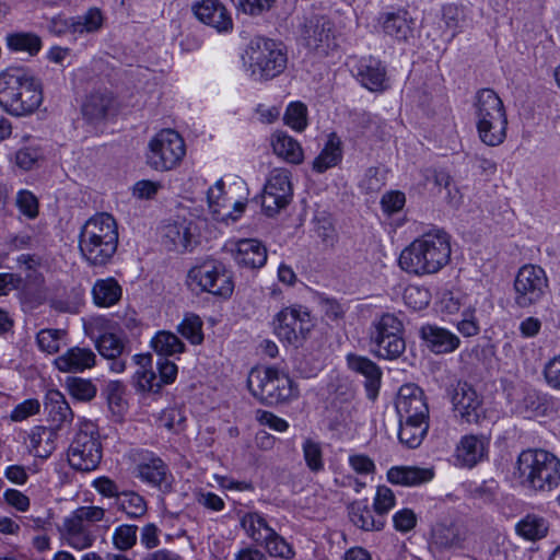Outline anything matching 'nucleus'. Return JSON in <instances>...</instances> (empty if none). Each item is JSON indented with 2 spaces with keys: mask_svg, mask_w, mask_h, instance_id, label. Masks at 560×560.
Segmentation results:
<instances>
[{
  "mask_svg": "<svg viewBox=\"0 0 560 560\" xmlns=\"http://www.w3.org/2000/svg\"><path fill=\"white\" fill-rule=\"evenodd\" d=\"M57 433L46 427H35L30 433V446L35 456L47 458L55 450Z\"/></svg>",
  "mask_w": 560,
  "mask_h": 560,
  "instance_id": "f704fd0d",
  "label": "nucleus"
},
{
  "mask_svg": "<svg viewBox=\"0 0 560 560\" xmlns=\"http://www.w3.org/2000/svg\"><path fill=\"white\" fill-rule=\"evenodd\" d=\"M271 9L270 2H238L236 10L237 15H246L257 18Z\"/></svg>",
  "mask_w": 560,
  "mask_h": 560,
  "instance_id": "338daca9",
  "label": "nucleus"
},
{
  "mask_svg": "<svg viewBox=\"0 0 560 560\" xmlns=\"http://www.w3.org/2000/svg\"><path fill=\"white\" fill-rule=\"evenodd\" d=\"M43 102L40 83L22 67H10L0 73V106L11 115L26 116Z\"/></svg>",
  "mask_w": 560,
  "mask_h": 560,
  "instance_id": "f03ea898",
  "label": "nucleus"
},
{
  "mask_svg": "<svg viewBox=\"0 0 560 560\" xmlns=\"http://www.w3.org/2000/svg\"><path fill=\"white\" fill-rule=\"evenodd\" d=\"M5 40L10 50L25 51L30 56H36L42 49V39L34 33H11L7 35Z\"/></svg>",
  "mask_w": 560,
  "mask_h": 560,
  "instance_id": "4c0bfd02",
  "label": "nucleus"
},
{
  "mask_svg": "<svg viewBox=\"0 0 560 560\" xmlns=\"http://www.w3.org/2000/svg\"><path fill=\"white\" fill-rule=\"evenodd\" d=\"M516 532L525 539L537 540L547 535L548 524L545 518L528 514L516 524Z\"/></svg>",
  "mask_w": 560,
  "mask_h": 560,
  "instance_id": "a19ab883",
  "label": "nucleus"
},
{
  "mask_svg": "<svg viewBox=\"0 0 560 560\" xmlns=\"http://www.w3.org/2000/svg\"><path fill=\"white\" fill-rule=\"evenodd\" d=\"M406 15L407 12L386 13L383 22L384 32L397 39H406L410 33Z\"/></svg>",
  "mask_w": 560,
  "mask_h": 560,
  "instance_id": "de8ad7c7",
  "label": "nucleus"
},
{
  "mask_svg": "<svg viewBox=\"0 0 560 560\" xmlns=\"http://www.w3.org/2000/svg\"><path fill=\"white\" fill-rule=\"evenodd\" d=\"M453 409L462 422L478 423L482 416L481 399L471 385L458 382L452 395Z\"/></svg>",
  "mask_w": 560,
  "mask_h": 560,
  "instance_id": "a211bd4d",
  "label": "nucleus"
},
{
  "mask_svg": "<svg viewBox=\"0 0 560 560\" xmlns=\"http://www.w3.org/2000/svg\"><path fill=\"white\" fill-rule=\"evenodd\" d=\"M421 336L428 347L438 354L455 351L460 343L459 338L447 329L427 325L421 328Z\"/></svg>",
  "mask_w": 560,
  "mask_h": 560,
  "instance_id": "bb28decb",
  "label": "nucleus"
},
{
  "mask_svg": "<svg viewBox=\"0 0 560 560\" xmlns=\"http://www.w3.org/2000/svg\"><path fill=\"white\" fill-rule=\"evenodd\" d=\"M373 346L372 353L381 359L395 360L398 359L406 349V342L402 332L393 335L389 338L371 342Z\"/></svg>",
  "mask_w": 560,
  "mask_h": 560,
  "instance_id": "e433bc0d",
  "label": "nucleus"
},
{
  "mask_svg": "<svg viewBox=\"0 0 560 560\" xmlns=\"http://www.w3.org/2000/svg\"><path fill=\"white\" fill-rule=\"evenodd\" d=\"M132 360L138 366L132 376V384L136 389L141 393H159L162 386L152 370L151 354H135Z\"/></svg>",
  "mask_w": 560,
  "mask_h": 560,
  "instance_id": "a878e982",
  "label": "nucleus"
},
{
  "mask_svg": "<svg viewBox=\"0 0 560 560\" xmlns=\"http://www.w3.org/2000/svg\"><path fill=\"white\" fill-rule=\"evenodd\" d=\"M394 527L400 533H408L417 525V515L410 509H402L393 516Z\"/></svg>",
  "mask_w": 560,
  "mask_h": 560,
  "instance_id": "052dcab7",
  "label": "nucleus"
},
{
  "mask_svg": "<svg viewBox=\"0 0 560 560\" xmlns=\"http://www.w3.org/2000/svg\"><path fill=\"white\" fill-rule=\"evenodd\" d=\"M15 203L28 219H35L38 215V200L30 190L19 191Z\"/></svg>",
  "mask_w": 560,
  "mask_h": 560,
  "instance_id": "13d9d810",
  "label": "nucleus"
},
{
  "mask_svg": "<svg viewBox=\"0 0 560 560\" xmlns=\"http://www.w3.org/2000/svg\"><path fill=\"white\" fill-rule=\"evenodd\" d=\"M191 224L186 221L170 223L164 228V237L176 250H186L191 245Z\"/></svg>",
  "mask_w": 560,
  "mask_h": 560,
  "instance_id": "58836bf2",
  "label": "nucleus"
},
{
  "mask_svg": "<svg viewBox=\"0 0 560 560\" xmlns=\"http://www.w3.org/2000/svg\"><path fill=\"white\" fill-rule=\"evenodd\" d=\"M301 38L308 50L322 56L328 55L338 46L332 22L323 15L305 19Z\"/></svg>",
  "mask_w": 560,
  "mask_h": 560,
  "instance_id": "2eb2a0df",
  "label": "nucleus"
},
{
  "mask_svg": "<svg viewBox=\"0 0 560 560\" xmlns=\"http://www.w3.org/2000/svg\"><path fill=\"white\" fill-rule=\"evenodd\" d=\"M72 34L95 33L104 23V15L98 8H91L84 14L74 18Z\"/></svg>",
  "mask_w": 560,
  "mask_h": 560,
  "instance_id": "37998d69",
  "label": "nucleus"
},
{
  "mask_svg": "<svg viewBox=\"0 0 560 560\" xmlns=\"http://www.w3.org/2000/svg\"><path fill=\"white\" fill-rule=\"evenodd\" d=\"M119 242L117 222L107 212L96 213L81 228L79 248L89 265L104 267L115 256Z\"/></svg>",
  "mask_w": 560,
  "mask_h": 560,
  "instance_id": "7ed1b4c3",
  "label": "nucleus"
},
{
  "mask_svg": "<svg viewBox=\"0 0 560 560\" xmlns=\"http://www.w3.org/2000/svg\"><path fill=\"white\" fill-rule=\"evenodd\" d=\"M347 362L352 371L365 377L368 397L374 400L378 394L382 378V371L378 365L366 357L352 353L347 355Z\"/></svg>",
  "mask_w": 560,
  "mask_h": 560,
  "instance_id": "393cba45",
  "label": "nucleus"
},
{
  "mask_svg": "<svg viewBox=\"0 0 560 560\" xmlns=\"http://www.w3.org/2000/svg\"><path fill=\"white\" fill-rule=\"evenodd\" d=\"M106 511L101 506L88 505L75 509L65 518L61 537L75 550H84L93 546L95 534L91 525L105 520Z\"/></svg>",
  "mask_w": 560,
  "mask_h": 560,
  "instance_id": "6e6552de",
  "label": "nucleus"
},
{
  "mask_svg": "<svg viewBox=\"0 0 560 560\" xmlns=\"http://www.w3.org/2000/svg\"><path fill=\"white\" fill-rule=\"evenodd\" d=\"M549 282L545 270L537 265H524L514 280V303L521 308L538 304L548 293Z\"/></svg>",
  "mask_w": 560,
  "mask_h": 560,
  "instance_id": "f8f14e48",
  "label": "nucleus"
},
{
  "mask_svg": "<svg viewBox=\"0 0 560 560\" xmlns=\"http://www.w3.org/2000/svg\"><path fill=\"white\" fill-rule=\"evenodd\" d=\"M186 417L182 409L173 407L162 411L160 416L161 423L168 430L179 432L184 428Z\"/></svg>",
  "mask_w": 560,
  "mask_h": 560,
  "instance_id": "bf43d9fd",
  "label": "nucleus"
},
{
  "mask_svg": "<svg viewBox=\"0 0 560 560\" xmlns=\"http://www.w3.org/2000/svg\"><path fill=\"white\" fill-rule=\"evenodd\" d=\"M95 346L100 354L106 359L120 358L126 348L124 339L113 332H104L101 335Z\"/></svg>",
  "mask_w": 560,
  "mask_h": 560,
  "instance_id": "49530a36",
  "label": "nucleus"
},
{
  "mask_svg": "<svg viewBox=\"0 0 560 560\" xmlns=\"http://www.w3.org/2000/svg\"><path fill=\"white\" fill-rule=\"evenodd\" d=\"M434 472L430 468L415 466L392 467L387 471V479L390 483L413 487L430 481Z\"/></svg>",
  "mask_w": 560,
  "mask_h": 560,
  "instance_id": "cd10ccee",
  "label": "nucleus"
},
{
  "mask_svg": "<svg viewBox=\"0 0 560 560\" xmlns=\"http://www.w3.org/2000/svg\"><path fill=\"white\" fill-rule=\"evenodd\" d=\"M516 468L522 485L533 491L549 492L560 483V459L548 451H523Z\"/></svg>",
  "mask_w": 560,
  "mask_h": 560,
  "instance_id": "20e7f679",
  "label": "nucleus"
},
{
  "mask_svg": "<svg viewBox=\"0 0 560 560\" xmlns=\"http://www.w3.org/2000/svg\"><path fill=\"white\" fill-rule=\"evenodd\" d=\"M233 258L242 268L258 269L267 261V248L254 238L240 240L233 249Z\"/></svg>",
  "mask_w": 560,
  "mask_h": 560,
  "instance_id": "4be33fe9",
  "label": "nucleus"
},
{
  "mask_svg": "<svg viewBox=\"0 0 560 560\" xmlns=\"http://www.w3.org/2000/svg\"><path fill=\"white\" fill-rule=\"evenodd\" d=\"M189 285L221 298H230L234 290L232 273L219 260H207L188 272Z\"/></svg>",
  "mask_w": 560,
  "mask_h": 560,
  "instance_id": "9b49d317",
  "label": "nucleus"
},
{
  "mask_svg": "<svg viewBox=\"0 0 560 560\" xmlns=\"http://www.w3.org/2000/svg\"><path fill=\"white\" fill-rule=\"evenodd\" d=\"M102 444L98 430L92 421H81L68 448V462L80 471L94 470L102 459Z\"/></svg>",
  "mask_w": 560,
  "mask_h": 560,
  "instance_id": "1a4fd4ad",
  "label": "nucleus"
},
{
  "mask_svg": "<svg viewBox=\"0 0 560 560\" xmlns=\"http://www.w3.org/2000/svg\"><path fill=\"white\" fill-rule=\"evenodd\" d=\"M406 198L401 191L386 192L381 200L382 208L387 213H395L402 209Z\"/></svg>",
  "mask_w": 560,
  "mask_h": 560,
  "instance_id": "0e129e2a",
  "label": "nucleus"
},
{
  "mask_svg": "<svg viewBox=\"0 0 560 560\" xmlns=\"http://www.w3.org/2000/svg\"><path fill=\"white\" fill-rule=\"evenodd\" d=\"M138 526L122 524L115 528L113 545L120 551L130 550L137 542Z\"/></svg>",
  "mask_w": 560,
  "mask_h": 560,
  "instance_id": "603ef678",
  "label": "nucleus"
},
{
  "mask_svg": "<svg viewBox=\"0 0 560 560\" xmlns=\"http://www.w3.org/2000/svg\"><path fill=\"white\" fill-rule=\"evenodd\" d=\"M180 335L192 345H200L203 340L202 322L196 315H189L178 326Z\"/></svg>",
  "mask_w": 560,
  "mask_h": 560,
  "instance_id": "864d4df0",
  "label": "nucleus"
},
{
  "mask_svg": "<svg viewBox=\"0 0 560 560\" xmlns=\"http://www.w3.org/2000/svg\"><path fill=\"white\" fill-rule=\"evenodd\" d=\"M398 332H404L401 320L395 314L385 313L372 323L370 342L387 339Z\"/></svg>",
  "mask_w": 560,
  "mask_h": 560,
  "instance_id": "c9c22d12",
  "label": "nucleus"
},
{
  "mask_svg": "<svg viewBox=\"0 0 560 560\" xmlns=\"http://www.w3.org/2000/svg\"><path fill=\"white\" fill-rule=\"evenodd\" d=\"M290 172L285 168L273 170L264 187L261 206L267 215L273 217L284 209L292 198Z\"/></svg>",
  "mask_w": 560,
  "mask_h": 560,
  "instance_id": "dca6fc26",
  "label": "nucleus"
},
{
  "mask_svg": "<svg viewBox=\"0 0 560 560\" xmlns=\"http://www.w3.org/2000/svg\"><path fill=\"white\" fill-rule=\"evenodd\" d=\"M186 154L182 136L173 129H163L148 143L147 164L159 172L176 168Z\"/></svg>",
  "mask_w": 560,
  "mask_h": 560,
  "instance_id": "9d476101",
  "label": "nucleus"
},
{
  "mask_svg": "<svg viewBox=\"0 0 560 560\" xmlns=\"http://www.w3.org/2000/svg\"><path fill=\"white\" fill-rule=\"evenodd\" d=\"M256 418L261 424L268 425L270 429L278 432H284L289 428V423L284 419L270 411L258 410Z\"/></svg>",
  "mask_w": 560,
  "mask_h": 560,
  "instance_id": "69168bd1",
  "label": "nucleus"
},
{
  "mask_svg": "<svg viewBox=\"0 0 560 560\" xmlns=\"http://www.w3.org/2000/svg\"><path fill=\"white\" fill-rule=\"evenodd\" d=\"M66 386L69 394L81 401L92 400L97 393V388L92 381L82 377H68L66 380Z\"/></svg>",
  "mask_w": 560,
  "mask_h": 560,
  "instance_id": "09e8293b",
  "label": "nucleus"
},
{
  "mask_svg": "<svg viewBox=\"0 0 560 560\" xmlns=\"http://www.w3.org/2000/svg\"><path fill=\"white\" fill-rule=\"evenodd\" d=\"M241 526L246 535L256 544H262L265 535L269 534L270 527L266 518L258 512H248L241 517Z\"/></svg>",
  "mask_w": 560,
  "mask_h": 560,
  "instance_id": "ea45409f",
  "label": "nucleus"
},
{
  "mask_svg": "<svg viewBox=\"0 0 560 560\" xmlns=\"http://www.w3.org/2000/svg\"><path fill=\"white\" fill-rule=\"evenodd\" d=\"M489 439L482 434L462 436L455 448V460L458 466L471 468L488 454Z\"/></svg>",
  "mask_w": 560,
  "mask_h": 560,
  "instance_id": "6ab92c4d",
  "label": "nucleus"
},
{
  "mask_svg": "<svg viewBox=\"0 0 560 560\" xmlns=\"http://www.w3.org/2000/svg\"><path fill=\"white\" fill-rule=\"evenodd\" d=\"M468 538L469 529L463 521L444 518L431 526L428 546L432 553L442 556L465 549Z\"/></svg>",
  "mask_w": 560,
  "mask_h": 560,
  "instance_id": "ddd939ff",
  "label": "nucleus"
},
{
  "mask_svg": "<svg viewBox=\"0 0 560 560\" xmlns=\"http://www.w3.org/2000/svg\"><path fill=\"white\" fill-rule=\"evenodd\" d=\"M66 336V330L44 328L36 335V343L40 351L47 354H55L60 350V342Z\"/></svg>",
  "mask_w": 560,
  "mask_h": 560,
  "instance_id": "8fccbe9b",
  "label": "nucleus"
},
{
  "mask_svg": "<svg viewBox=\"0 0 560 560\" xmlns=\"http://www.w3.org/2000/svg\"><path fill=\"white\" fill-rule=\"evenodd\" d=\"M152 348L160 355H173L184 351L185 345L170 331H159L151 341Z\"/></svg>",
  "mask_w": 560,
  "mask_h": 560,
  "instance_id": "a18cd8bd",
  "label": "nucleus"
},
{
  "mask_svg": "<svg viewBox=\"0 0 560 560\" xmlns=\"http://www.w3.org/2000/svg\"><path fill=\"white\" fill-rule=\"evenodd\" d=\"M342 160V142L340 138L331 132L318 154L313 161V170L316 173H324L327 170L338 165Z\"/></svg>",
  "mask_w": 560,
  "mask_h": 560,
  "instance_id": "7c9ffc66",
  "label": "nucleus"
},
{
  "mask_svg": "<svg viewBox=\"0 0 560 560\" xmlns=\"http://www.w3.org/2000/svg\"><path fill=\"white\" fill-rule=\"evenodd\" d=\"M474 108L479 139L489 147L503 143L508 116L500 96L491 89H481L475 96Z\"/></svg>",
  "mask_w": 560,
  "mask_h": 560,
  "instance_id": "39448f33",
  "label": "nucleus"
},
{
  "mask_svg": "<svg viewBox=\"0 0 560 560\" xmlns=\"http://www.w3.org/2000/svg\"><path fill=\"white\" fill-rule=\"evenodd\" d=\"M117 109V102L114 94L108 90L92 92L82 105L83 116L91 122H98L114 114Z\"/></svg>",
  "mask_w": 560,
  "mask_h": 560,
  "instance_id": "412c9836",
  "label": "nucleus"
},
{
  "mask_svg": "<svg viewBox=\"0 0 560 560\" xmlns=\"http://www.w3.org/2000/svg\"><path fill=\"white\" fill-rule=\"evenodd\" d=\"M40 404L37 399H27L18 405L11 413L13 421H23L39 412Z\"/></svg>",
  "mask_w": 560,
  "mask_h": 560,
  "instance_id": "680f3d73",
  "label": "nucleus"
},
{
  "mask_svg": "<svg viewBox=\"0 0 560 560\" xmlns=\"http://www.w3.org/2000/svg\"><path fill=\"white\" fill-rule=\"evenodd\" d=\"M247 387L253 396L269 406L285 402L299 394L289 375L273 366L253 369Z\"/></svg>",
  "mask_w": 560,
  "mask_h": 560,
  "instance_id": "0eeeda50",
  "label": "nucleus"
},
{
  "mask_svg": "<svg viewBox=\"0 0 560 560\" xmlns=\"http://www.w3.org/2000/svg\"><path fill=\"white\" fill-rule=\"evenodd\" d=\"M121 295L122 288L113 277L96 280L92 288L93 302L98 307H110L117 304Z\"/></svg>",
  "mask_w": 560,
  "mask_h": 560,
  "instance_id": "c756f323",
  "label": "nucleus"
},
{
  "mask_svg": "<svg viewBox=\"0 0 560 560\" xmlns=\"http://www.w3.org/2000/svg\"><path fill=\"white\" fill-rule=\"evenodd\" d=\"M139 477L153 485L161 487L166 482L167 468L162 459L154 457L138 465Z\"/></svg>",
  "mask_w": 560,
  "mask_h": 560,
  "instance_id": "79ce46f5",
  "label": "nucleus"
},
{
  "mask_svg": "<svg viewBox=\"0 0 560 560\" xmlns=\"http://www.w3.org/2000/svg\"><path fill=\"white\" fill-rule=\"evenodd\" d=\"M244 65L254 80L268 81L281 74L288 63L282 45L266 37L253 38L243 57Z\"/></svg>",
  "mask_w": 560,
  "mask_h": 560,
  "instance_id": "423d86ee",
  "label": "nucleus"
},
{
  "mask_svg": "<svg viewBox=\"0 0 560 560\" xmlns=\"http://www.w3.org/2000/svg\"><path fill=\"white\" fill-rule=\"evenodd\" d=\"M195 16L219 33H228L233 30L231 13L222 2H196L192 7Z\"/></svg>",
  "mask_w": 560,
  "mask_h": 560,
  "instance_id": "aec40b11",
  "label": "nucleus"
},
{
  "mask_svg": "<svg viewBox=\"0 0 560 560\" xmlns=\"http://www.w3.org/2000/svg\"><path fill=\"white\" fill-rule=\"evenodd\" d=\"M96 355L89 348L72 347L54 360L55 368L63 373L82 372L95 365Z\"/></svg>",
  "mask_w": 560,
  "mask_h": 560,
  "instance_id": "b1692460",
  "label": "nucleus"
},
{
  "mask_svg": "<svg viewBox=\"0 0 560 560\" xmlns=\"http://www.w3.org/2000/svg\"><path fill=\"white\" fill-rule=\"evenodd\" d=\"M273 152L292 164L303 161V150L300 143L284 132H276L271 138Z\"/></svg>",
  "mask_w": 560,
  "mask_h": 560,
  "instance_id": "473e14b6",
  "label": "nucleus"
},
{
  "mask_svg": "<svg viewBox=\"0 0 560 560\" xmlns=\"http://www.w3.org/2000/svg\"><path fill=\"white\" fill-rule=\"evenodd\" d=\"M45 408L48 411V417L60 429L66 423H71L73 420V412L66 400L63 394L57 389L48 390L45 397Z\"/></svg>",
  "mask_w": 560,
  "mask_h": 560,
  "instance_id": "c85d7f7f",
  "label": "nucleus"
},
{
  "mask_svg": "<svg viewBox=\"0 0 560 560\" xmlns=\"http://www.w3.org/2000/svg\"><path fill=\"white\" fill-rule=\"evenodd\" d=\"M303 455L307 467L318 472L324 468L323 451L319 443L307 439L303 443Z\"/></svg>",
  "mask_w": 560,
  "mask_h": 560,
  "instance_id": "6e6d98bb",
  "label": "nucleus"
},
{
  "mask_svg": "<svg viewBox=\"0 0 560 560\" xmlns=\"http://www.w3.org/2000/svg\"><path fill=\"white\" fill-rule=\"evenodd\" d=\"M313 327L308 311L301 306L285 307L273 319V331L278 338L294 347L302 345Z\"/></svg>",
  "mask_w": 560,
  "mask_h": 560,
  "instance_id": "4468645a",
  "label": "nucleus"
},
{
  "mask_svg": "<svg viewBox=\"0 0 560 560\" xmlns=\"http://www.w3.org/2000/svg\"><path fill=\"white\" fill-rule=\"evenodd\" d=\"M307 108L301 102L291 103L285 112L284 120L291 128L302 131L307 126Z\"/></svg>",
  "mask_w": 560,
  "mask_h": 560,
  "instance_id": "5fc2aeb1",
  "label": "nucleus"
},
{
  "mask_svg": "<svg viewBox=\"0 0 560 560\" xmlns=\"http://www.w3.org/2000/svg\"><path fill=\"white\" fill-rule=\"evenodd\" d=\"M348 510L350 521L360 529L381 530L385 525L383 517H374L373 512L365 501L352 502Z\"/></svg>",
  "mask_w": 560,
  "mask_h": 560,
  "instance_id": "2f4dec72",
  "label": "nucleus"
},
{
  "mask_svg": "<svg viewBox=\"0 0 560 560\" xmlns=\"http://www.w3.org/2000/svg\"><path fill=\"white\" fill-rule=\"evenodd\" d=\"M395 407L400 420L429 421V406L424 393L415 384H405L399 388Z\"/></svg>",
  "mask_w": 560,
  "mask_h": 560,
  "instance_id": "f3484780",
  "label": "nucleus"
},
{
  "mask_svg": "<svg viewBox=\"0 0 560 560\" xmlns=\"http://www.w3.org/2000/svg\"><path fill=\"white\" fill-rule=\"evenodd\" d=\"M451 253V236L443 230H432L404 248L398 264L410 275H433L448 264Z\"/></svg>",
  "mask_w": 560,
  "mask_h": 560,
  "instance_id": "f257e3e1",
  "label": "nucleus"
},
{
  "mask_svg": "<svg viewBox=\"0 0 560 560\" xmlns=\"http://www.w3.org/2000/svg\"><path fill=\"white\" fill-rule=\"evenodd\" d=\"M118 510L125 512L130 518H139L147 513L145 500L133 491L121 492L117 499Z\"/></svg>",
  "mask_w": 560,
  "mask_h": 560,
  "instance_id": "c03bdc74",
  "label": "nucleus"
},
{
  "mask_svg": "<svg viewBox=\"0 0 560 560\" xmlns=\"http://www.w3.org/2000/svg\"><path fill=\"white\" fill-rule=\"evenodd\" d=\"M547 383L556 389H560V355L552 358L544 370Z\"/></svg>",
  "mask_w": 560,
  "mask_h": 560,
  "instance_id": "774afa93",
  "label": "nucleus"
},
{
  "mask_svg": "<svg viewBox=\"0 0 560 560\" xmlns=\"http://www.w3.org/2000/svg\"><path fill=\"white\" fill-rule=\"evenodd\" d=\"M395 505V494L386 486L377 487L376 494L374 498L373 508L376 514L380 517L384 518V515L387 514Z\"/></svg>",
  "mask_w": 560,
  "mask_h": 560,
  "instance_id": "4d7b16f0",
  "label": "nucleus"
},
{
  "mask_svg": "<svg viewBox=\"0 0 560 560\" xmlns=\"http://www.w3.org/2000/svg\"><path fill=\"white\" fill-rule=\"evenodd\" d=\"M357 74L361 84L372 92H383L388 88L385 67L372 56L360 60Z\"/></svg>",
  "mask_w": 560,
  "mask_h": 560,
  "instance_id": "5701e85b",
  "label": "nucleus"
},
{
  "mask_svg": "<svg viewBox=\"0 0 560 560\" xmlns=\"http://www.w3.org/2000/svg\"><path fill=\"white\" fill-rule=\"evenodd\" d=\"M404 298L406 302L413 308L421 310L429 303L428 290L418 287H409L406 289Z\"/></svg>",
  "mask_w": 560,
  "mask_h": 560,
  "instance_id": "e2e57ef3",
  "label": "nucleus"
},
{
  "mask_svg": "<svg viewBox=\"0 0 560 560\" xmlns=\"http://www.w3.org/2000/svg\"><path fill=\"white\" fill-rule=\"evenodd\" d=\"M261 545L271 557L290 559L294 556L292 547L275 529H270L269 534L265 535Z\"/></svg>",
  "mask_w": 560,
  "mask_h": 560,
  "instance_id": "3c124183",
  "label": "nucleus"
},
{
  "mask_svg": "<svg viewBox=\"0 0 560 560\" xmlns=\"http://www.w3.org/2000/svg\"><path fill=\"white\" fill-rule=\"evenodd\" d=\"M428 430L429 421L399 419L398 439L407 447L416 448L422 443Z\"/></svg>",
  "mask_w": 560,
  "mask_h": 560,
  "instance_id": "72a5a7b5",
  "label": "nucleus"
}]
</instances>
